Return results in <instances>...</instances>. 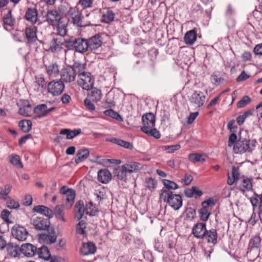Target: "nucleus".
Returning a JSON list of instances; mask_svg holds the SVG:
<instances>
[{"instance_id": "obj_34", "label": "nucleus", "mask_w": 262, "mask_h": 262, "mask_svg": "<svg viewBox=\"0 0 262 262\" xmlns=\"http://www.w3.org/2000/svg\"><path fill=\"white\" fill-rule=\"evenodd\" d=\"M32 123L31 120H24L19 122L18 126L25 133L29 132L32 129Z\"/></svg>"}, {"instance_id": "obj_58", "label": "nucleus", "mask_w": 262, "mask_h": 262, "mask_svg": "<svg viewBox=\"0 0 262 262\" xmlns=\"http://www.w3.org/2000/svg\"><path fill=\"white\" fill-rule=\"evenodd\" d=\"M184 193L185 195L188 198H191L194 194H196V186H193L191 189L187 188L185 190Z\"/></svg>"}, {"instance_id": "obj_18", "label": "nucleus", "mask_w": 262, "mask_h": 262, "mask_svg": "<svg viewBox=\"0 0 262 262\" xmlns=\"http://www.w3.org/2000/svg\"><path fill=\"white\" fill-rule=\"evenodd\" d=\"M128 174L123 165L115 168L114 171V177L118 181L126 182Z\"/></svg>"}, {"instance_id": "obj_64", "label": "nucleus", "mask_w": 262, "mask_h": 262, "mask_svg": "<svg viewBox=\"0 0 262 262\" xmlns=\"http://www.w3.org/2000/svg\"><path fill=\"white\" fill-rule=\"evenodd\" d=\"M237 136L235 134L232 133L231 134L229 138L228 145L229 147H232L233 145L234 146V144L236 142Z\"/></svg>"}, {"instance_id": "obj_2", "label": "nucleus", "mask_w": 262, "mask_h": 262, "mask_svg": "<svg viewBox=\"0 0 262 262\" xmlns=\"http://www.w3.org/2000/svg\"><path fill=\"white\" fill-rule=\"evenodd\" d=\"M256 141L255 140H246L239 138L233 146V151L235 154H243L252 152L255 148Z\"/></svg>"}, {"instance_id": "obj_5", "label": "nucleus", "mask_w": 262, "mask_h": 262, "mask_svg": "<svg viewBox=\"0 0 262 262\" xmlns=\"http://www.w3.org/2000/svg\"><path fill=\"white\" fill-rule=\"evenodd\" d=\"M78 84L84 90L89 91L94 85V78L89 72L81 73L79 75Z\"/></svg>"}, {"instance_id": "obj_30", "label": "nucleus", "mask_w": 262, "mask_h": 262, "mask_svg": "<svg viewBox=\"0 0 262 262\" xmlns=\"http://www.w3.org/2000/svg\"><path fill=\"white\" fill-rule=\"evenodd\" d=\"M46 70L48 75L52 78L57 76L59 72V66L56 63L46 66Z\"/></svg>"}, {"instance_id": "obj_38", "label": "nucleus", "mask_w": 262, "mask_h": 262, "mask_svg": "<svg viewBox=\"0 0 262 262\" xmlns=\"http://www.w3.org/2000/svg\"><path fill=\"white\" fill-rule=\"evenodd\" d=\"M162 183L164 186L162 189L171 190H176L179 188V186L176 183L167 179L162 180Z\"/></svg>"}, {"instance_id": "obj_15", "label": "nucleus", "mask_w": 262, "mask_h": 262, "mask_svg": "<svg viewBox=\"0 0 262 262\" xmlns=\"http://www.w3.org/2000/svg\"><path fill=\"white\" fill-rule=\"evenodd\" d=\"M142 121L143 126L141 128H153L155 125V116L152 113L145 114L142 116Z\"/></svg>"}, {"instance_id": "obj_49", "label": "nucleus", "mask_w": 262, "mask_h": 262, "mask_svg": "<svg viewBox=\"0 0 262 262\" xmlns=\"http://www.w3.org/2000/svg\"><path fill=\"white\" fill-rule=\"evenodd\" d=\"M196 208L195 206L193 207H187L185 210L186 216L187 220L192 221L195 218Z\"/></svg>"}, {"instance_id": "obj_51", "label": "nucleus", "mask_w": 262, "mask_h": 262, "mask_svg": "<svg viewBox=\"0 0 262 262\" xmlns=\"http://www.w3.org/2000/svg\"><path fill=\"white\" fill-rule=\"evenodd\" d=\"M86 223L84 221H80L76 227V232L79 234H85Z\"/></svg>"}, {"instance_id": "obj_39", "label": "nucleus", "mask_w": 262, "mask_h": 262, "mask_svg": "<svg viewBox=\"0 0 262 262\" xmlns=\"http://www.w3.org/2000/svg\"><path fill=\"white\" fill-rule=\"evenodd\" d=\"M9 162L14 166L19 168H22L23 165L18 155H12L9 157Z\"/></svg>"}, {"instance_id": "obj_52", "label": "nucleus", "mask_w": 262, "mask_h": 262, "mask_svg": "<svg viewBox=\"0 0 262 262\" xmlns=\"http://www.w3.org/2000/svg\"><path fill=\"white\" fill-rule=\"evenodd\" d=\"M157 181L152 178H149L146 180V187L150 190H152L157 187Z\"/></svg>"}, {"instance_id": "obj_6", "label": "nucleus", "mask_w": 262, "mask_h": 262, "mask_svg": "<svg viewBox=\"0 0 262 262\" xmlns=\"http://www.w3.org/2000/svg\"><path fill=\"white\" fill-rule=\"evenodd\" d=\"M64 89V84L61 80H52L48 84V92L54 96L61 94Z\"/></svg>"}, {"instance_id": "obj_54", "label": "nucleus", "mask_w": 262, "mask_h": 262, "mask_svg": "<svg viewBox=\"0 0 262 262\" xmlns=\"http://www.w3.org/2000/svg\"><path fill=\"white\" fill-rule=\"evenodd\" d=\"M56 26H57L58 35L62 37L64 36L67 32V26L64 24H62L61 22Z\"/></svg>"}, {"instance_id": "obj_59", "label": "nucleus", "mask_w": 262, "mask_h": 262, "mask_svg": "<svg viewBox=\"0 0 262 262\" xmlns=\"http://www.w3.org/2000/svg\"><path fill=\"white\" fill-rule=\"evenodd\" d=\"M33 201L32 196L30 194H27L25 195L23 200L22 204L25 206H29L32 205Z\"/></svg>"}, {"instance_id": "obj_17", "label": "nucleus", "mask_w": 262, "mask_h": 262, "mask_svg": "<svg viewBox=\"0 0 262 262\" xmlns=\"http://www.w3.org/2000/svg\"><path fill=\"white\" fill-rule=\"evenodd\" d=\"M20 252L26 256L32 257L37 254V248L31 244L26 243L21 246Z\"/></svg>"}, {"instance_id": "obj_57", "label": "nucleus", "mask_w": 262, "mask_h": 262, "mask_svg": "<svg viewBox=\"0 0 262 262\" xmlns=\"http://www.w3.org/2000/svg\"><path fill=\"white\" fill-rule=\"evenodd\" d=\"M11 212L9 210L4 209L1 212V216L5 222L9 224L12 223L9 219V216Z\"/></svg>"}, {"instance_id": "obj_50", "label": "nucleus", "mask_w": 262, "mask_h": 262, "mask_svg": "<svg viewBox=\"0 0 262 262\" xmlns=\"http://www.w3.org/2000/svg\"><path fill=\"white\" fill-rule=\"evenodd\" d=\"M31 111V106L27 102V104L19 109L18 113L20 115L24 116H29Z\"/></svg>"}, {"instance_id": "obj_37", "label": "nucleus", "mask_w": 262, "mask_h": 262, "mask_svg": "<svg viewBox=\"0 0 262 262\" xmlns=\"http://www.w3.org/2000/svg\"><path fill=\"white\" fill-rule=\"evenodd\" d=\"M75 72L76 75H78L79 76V74L84 73V70L85 69V64H83L79 61L75 62L72 66H71Z\"/></svg>"}, {"instance_id": "obj_12", "label": "nucleus", "mask_w": 262, "mask_h": 262, "mask_svg": "<svg viewBox=\"0 0 262 262\" xmlns=\"http://www.w3.org/2000/svg\"><path fill=\"white\" fill-rule=\"evenodd\" d=\"M61 16L56 10H49L46 14V21L51 26H55L61 23Z\"/></svg>"}, {"instance_id": "obj_36", "label": "nucleus", "mask_w": 262, "mask_h": 262, "mask_svg": "<svg viewBox=\"0 0 262 262\" xmlns=\"http://www.w3.org/2000/svg\"><path fill=\"white\" fill-rule=\"evenodd\" d=\"M90 90L91 91L89 95L92 100L95 101H99L102 97L101 91L97 88H93V87L91 88Z\"/></svg>"}, {"instance_id": "obj_1", "label": "nucleus", "mask_w": 262, "mask_h": 262, "mask_svg": "<svg viewBox=\"0 0 262 262\" xmlns=\"http://www.w3.org/2000/svg\"><path fill=\"white\" fill-rule=\"evenodd\" d=\"M160 199L176 210L179 209L183 204L182 196L180 194L173 193L169 190L162 189L160 194Z\"/></svg>"}, {"instance_id": "obj_46", "label": "nucleus", "mask_w": 262, "mask_h": 262, "mask_svg": "<svg viewBox=\"0 0 262 262\" xmlns=\"http://www.w3.org/2000/svg\"><path fill=\"white\" fill-rule=\"evenodd\" d=\"M62 43L58 38H53L51 42L50 50L52 52H57L61 48V45Z\"/></svg>"}, {"instance_id": "obj_14", "label": "nucleus", "mask_w": 262, "mask_h": 262, "mask_svg": "<svg viewBox=\"0 0 262 262\" xmlns=\"http://www.w3.org/2000/svg\"><path fill=\"white\" fill-rule=\"evenodd\" d=\"M87 42L89 50L92 51L100 47L103 42L101 35L98 34L87 39Z\"/></svg>"}, {"instance_id": "obj_19", "label": "nucleus", "mask_w": 262, "mask_h": 262, "mask_svg": "<svg viewBox=\"0 0 262 262\" xmlns=\"http://www.w3.org/2000/svg\"><path fill=\"white\" fill-rule=\"evenodd\" d=\"M75 51L83 53L89 50L87 42V39L82 38H78L75 39Z\"/></svg>"}, {"instance_id": "obj_45", "label": "nucleus", "mask_w": 262, "mask_h": 262, "mask_svg": "<svg viewBox=\"0 0 262 262\" xmlns=\"http://www.w3.org/2000/svg\"><path fill=\"white\" fill-rule=\"evenodd\" d=\"M64 213L63 209L61 206L57 205L55 207L54 213L55 217L65 222H66V219L64 217Z\"/></svg>"}, {"instance_id": "obj_55", "label": "nucleus", "mask_w": 262, "mask_h": 262, "mask_svg": "<svg viewBox=\"0 0 262 262\" xmlns=\"http://www.w3.org/2000/svg\"><path fill=\"white\" fill-rule=\"evenodd\" d=\"M100 15V11L98 10H92L90 13L85 14L86 17H90L91 20L92 21H94Z\"/></svg>"}, {"instance_id": "obj_25", "label": "nucleus", "mask_w": 262, "mask_h": 262, "mask_svg": "<svg viewBox=\"0 0 262 262\" xmlns=\"http://www.w3.org/2000/svg\"><path fill=\"white\" fill-rule=\"evenodd\" d=\"M75 208L77 209V211L75 213L74 217L78 221L80 220L84 212H85V206L84 207V203L81 200H79L75 205Z\"/></svg>"}, {"instance_id": "obj_7", "label": "nucleus", "mask_w": 262, "mask_h": 262, "mask_svg": "<svg viewBox=\"0 0 262 262\" xmlns=\"http://www.w3.org/2000/svg\"><path fill=\"white\" fill-rule=\"evenodd\" d=\"M47 233H41L38 234V238L40 241L47 244L55 243L57 241V236L55 234L54 228L52 226L46 230Z\"/></svg>"}, {"instance_id": "obj_29", "label": "nucleus", "mask_w": 262, "mask_h": 262, "mask_svg": "<svg viewBox=\"0 0 262 262\" xmlns=\"http://www.w3.org/2000/svg\"><path fill=\"white\" fill-rule=\"evenodd\" d=\"M90 155V151L88 148H83L79 150L75 158V163L78 164L85 159H86Z\"/></svg>"}, {"instance_id": "obj_21", "label": "nucleus", "mask_w": 262, "mask_h": 262, "mask_svg": "<svg viewBox=\"0 0 262 262\" xmlns=\"http://www.w3.org/2000/svg\"><path fill=\"white\" fill-rule=\"evenodd\" d=\"M96 247L92 242L83 243L80 249L81 253L83 255H88L95 253Z\"/></svg>"}, {"instance_id": "obj_60", "label": "nucleus", "mask_w": 262, "mask_h": 262, "mask_svg": "<svg viewBox=\"0 0 262 262\" xmlns=\"http://www.w3.org/2000/svg\"><path fill=\"white\" fill-rule=\"evenodd\" d=\"M93 0H79L78 4L81 6L83 9L91 7Z\"/></svg>"}, {"instance_id": "obj_40", "label": "nucleus", "mask_w": 262, "mask_h": 262, "mask_svg": "<svg viewBox=\"0 0 262 262\" xmlns=\"http://www.w3.org/2000/svg\"><path fill=\"white\" fill-rule=\"evenodd\" d=\"M261 239L258 236H255L252 237L249 243L248 249L252 250L254 249H257L260 245Z\"/></svg>"}, {"instance_id": "obj_62", "label": "nucleus", "mask_w": 262, "mask_h": 262, "mask_svg": "<svg viewBox=\"0 0 262 262\" xmlns=\"http://www.w3.org/2000/svg\"><path fill=\"white\" fill-rule=\"evenodd\" d=\"M192 180V176L189 174L186 173L184 178L181 180V182L185 185H188Z\"/></svg>"}, {"instance_id": "obj_16", "label": "nucleus", "mask_w": 262, "mask_h": 262, "mask_svg": "<svg viewBox=\"0 0 262 262\" xmlns=\"http://www.w3.org/2000/svg\"><path fill=\"white\" fill-rule=\"evenodd\" d=\"M112 178L111 172L106 168L101 169L97 172V180L103 184H107Z\"/></svg>"}, {"instance_id": "obj_27", "label": "nucleus", "mask_w": 262, "mask_h": 262, "mask_svg": "<svg viewBox=\"0 0 262 262\" xmlns=\"http://www.w3.org/2000/svg\"><path fill=\"white\" fill-rule=\"evenodd\" d=\"M184 41L186 44L192 45L196 39V31L195 29H193L187 31L184 36Z\"/></svg>"}, {"instance_id": "obj_53", "label": "nucleus", "mask_w": 262, "mask_h": 262, "mask_svg": "<svg viewBox=\"0 0 262 262\" xmlns=\"http://www.w3.org/2000/svg\"><path fill=\"white\" fill-rule=\"evenodd\" d=\"M199 213L201 220L205 222L208 220V218L211 214V212L210 211L204 210L202 208L199 210Z\"/></svg>"}, {"instance_id": "obj_4", "label": "nucleus", "mask_w": 262, "mask_h": 262, "mask_svg": "<svg viewBox=\"0 0 262 262\" xmlns=\"http://www.w3.org/2000/svg\"><path fill=\"white\" fill-rule=\"evenodd\" d=\"M67 16L69 20L77 27H83L87 26L82 23V14L77 7H71L67 13Z\"/></svg>"}, {"instance_id": "obj_9", "label": "nucleus", "mask_w": 262, "mask_h": 262, "mask_svg": "<svg viewBox=\"0 0 262 262\" xmlns=\"http://www.w3.org/2000/svg\"><path fill=\"white\" fill-rule=\"evenodd\" d=\"M60 76L61 80L67 83H70L75 80L76 75L72 67L71 66H68L61 70Z\"/></svg>"}, {"instance_id": "obj_43", "label": "nucleus", "mask_w": 262, "mask_h": 262, "mask_svg": "<svg viewBox=\"0 0 262 262\" xmlns=\"http://www.w3.org/2000/svg\"><path fill=\"white\" fill-rule=\"evenodd\" d=\"M35 82L38 86V91L39 90V89H40V90H41L42 89H45L46 88L47 82H46L45 79L43 76H42L41 75H38L37 76H35Z\"/></svg>"}, {"instance_id": "obj_8", "label": "nucleus", "mask_w": 262, "mask_h": 262, "mask_svg": "<svg viewBox=\"0 0 262 262\" xmlns=\"http://www.w3.org/2000/svg\"><path fill=\"white\" fill-rule=\"evenodd\" d=\"M12 236L19 241H25L28 237V232L22 226L15 225L11 229Z\"/></svg>"}, {"instance_id": "obj_41", "label": "nucleus", "mask_w": 262, "mask_h": 262, "mask_svg": "<svg viewBox=\"0 0 262 262\" xmlns=\"http://www.w3.org/2000/svg\"><path fill=\"white\" fill-rule=\"evenodd\" d=\"M98 212V209L94 206L92 202H90L85 204V213L90 216H95Z\"/></svg>"}, {"instance_id": "obj_28", "label": "nucleus", "mask_w": 262, "mask_h": 262, "mask_svg": "<svg viewBox=\"0 0 262 262\" xmlns=\"http://www.w3.org/2000/svg\"><path fill=\"white\" fill-rule=\"evenodd\" d=\"M4 22V28L6 30H8L7 27H12L15 23V18L12 16V11L9 10L7 14L4 15L3 18Z\"/></svg>"}, {"instance_id": "obj_20", "label": "nucleus", "mask_w": 262, "mask_h": 262, "mask_svg": "<svg viewBox=\"0 0 262 262\" xmlns=\"http://www.w3.org/2000/svg\"><path fill=\"white\" fill-rule=\"evenodd\" d=\"M25 17L27 20L32 24H35L38 20V12L37 9L35 8H28Z\"/></svg>"}, {"instance_id": "obj_10", "label": "nucleus", "mask_w": 262, "mask_h": 262, "mask_svg": "<svg viewBox=\"0 0 262 262\" xmlns=\"http://www.w3.org/2000/svg\"><path fill=\"white\" fill-rule=\"evenodd\" d=\"M37 28L35 26L27 27L25 31V38L27 45L34 44L37 40Z\"/></svg>"}, {"instance_id": "obj_23", "label": "nucleus", "mask_w": 262, "mask_h": 262, "mask_svg": "<svg viewBox=\"0 0 262 262\" xmlns=\"http://www.w3.org/2000/svg\"><path fill=\"white\" fill-rule=\"evenodd\" d=\"M123 165L128 174L138 172L142 169L141 164L136 162H131L129 163L124 164Z\"/></svg>"}, {"instance_id": "obj_31", "label": "nucleus", "mask_w": 262, "mask_h": 262, "mask_svg": "<svg viewBox=\"0 0 262 262\" xmlns=\"http://www.w3.org/2000/svg\"><path fill=\"white\" fill-rule=\"evenodd\" d=\"M37 254L39 257L46 260H49L51 257L50 252L46 246H42L38 249L37 248Z\"/></svg>"}, {"instance_id": "obj_56", "label": "nucleus", "mask_w": 262, "mask_h": 262, "mask_svg": "<svg viewBox=\"0 0 262 262\" xmlns=\"http://www.w3.org/2000/svg\"><path fill=\"white\" fill-rule=\"evenodd\" d=\"M251 101L250 98L248 96H244L241 100H240L237 103V106L238 107L242 108L245 107Z\"/></svg>"}, {"instance_id": "obj_26", "label": "nucleus", "mask_w": 262, "mask_h": 262, "mask_svg": "<svg viewBox=\"0 0 262 262\" xmlns=\"http://www.w3.org/2000/svg\"><path fill=\"white\" fill-rule=\"evenodd\" d=\"M81 133V129L80 128L71 130L68 128H64L60 130L59 134L60 135H66L67 139L68 140L72 139L74 137Z\"/></svg>"}, {"instance_id": "obj_61", "label": "nucleus", "mask_w": 262, "mask_h": 262, "mask_svg": "<svg viewBox=\"0 0 262 262\" xmlns=\"http://www.w3.org/2000/svg\"><path fill=\"white\" fill-rule=\"evenodd\" d=\"M84 104L86 108L90 111H93L95 110V105L88 99H85L84 100Z\"/></svg>"}, {"instance_id": "obj_44", "label": "nucleus", "mask_w": 262, "mask_h": 262, "mask_svg": "<svg viewBox=\"0 0 262 262\" xmlns=\"http://www.w3.org/2000/svg\"><path fill=\"white\" fill-rule=\"evenodd\" d=\"M115 13L112 10H108L105 13L102 15L103 21L105 23H110L114 19Z\"/></svg>"}, {"instance_id": "obj_47", "label": "nucleus", "mask_w": 262, "mask_h": 262, "mask_svg": "<svg viewBox=\"0 0 262 262\" xmlns=\"http://www.w3.org/2000/svg\"><path fill=\"white\" fill-rule=\"evenodd\" d=\"M5 200L6 201L7 207L11 209H17L20 207L19 202L11 197H7V199Z\"/></svg>"}, {"instance_id": "obj_63", "label": "nucleus", "mask_w": 262, "mask_h": 262, "mask_svg": "<svg viewBox=\"0 0 262 262\" xmlns=\"http://www.w3.org/2000/svg\"><path fill=\"white\" fill-rule=\"evenodd\" d=\"M118 145L123 147L125 148L129 149H132L133 148V145L132 143L127 141L122 140L121 139H120Z\"/></svg>"}, {"instance_id": "obj_35", "label": "nucleus", "mask_w": 262, "mask_h": 262, "mask_svg": "<svg viewBox=\"0 0 262 262\" xmlns=\"http://www.w3.org/2000/svg\"><path fill=\"white\" fill-rule=\"evenodd\" d=\"M239 172L238 169L235 167H233L232 171V176L228 174L227 183L231 185L238 180Z\"/></svg>"}, {"instance_id": "obj_33", "label": "nucleus", "mask_w": 262, "mask_h": 262, "mask_svg": "<svg viewBox=\"0 0 262 262\" xmlns=\"http://www.w3.org/2000/svg\"><path fill=\"white\" fill-rule=\"evenodd\" d=\"M216 200L213 198H209L206 200L204 201L201 204V208L204 210H208L211 212V209L216 204Z\"/></svg>"}, {"instance_id": "obj_42", "label": "nucleus", "mask_w": 262, "mask_h": 262, "mask_svg": "<svg viewBox=\"0 0 262 262\" xmlns=\"http://www.w3.org/2000/svg\"><path fill=\"white\" fill-rule=\"evenodd\" d=\"M240 189L243 191H247L252 190V184L250 179H243L241 184L240 185Z\"/></svg>"}, {"instance_id": "obj_48", "label": "nucleus", "mask_w": 262, "mask_h": 262, "mask_svg": "<svg viewBox=\"0 0 262 262\" xmlns=\"http://www.w3.org/2000/svg\"><path fill=\"white\" fill-rule=\"evenodd\" d=\"M75 195L76 192L74 190L72 191V192H71L64 195L63 196V199L65 200L67 202L70 207H71L74 203Z\"/></svg>"}, {"instance_id": "obj_3", "label": "nucleus", "mask_w": 262, "mask_h": 262, "mask_svg": "<svg viewBox=\"0 0 262 262\" xmlns=\"http://www.w3.org/2000/svg\"><path fill=\"white\" fill-rule=\"evenodd\" d=\"M198 238H205L208 243H215L217 240V233L214 229L207 231L206 229V224L204 223H198Z\"/></svg>"}, {"instance_id": "obj_32", "label": "nucleus", "mask_w": 262, "mask_h": 262, "mask_svg": "<svg viewBox=\"0 0 262 262\" xmlns=\"http://www.w3.org/2000/svg\"><path fill=\"white\" fill-rule=\"evenodd\" d=\"M141 130L149 136L153 137L158 139L161 137L160 133L156 128H141Z\"/></svg>"}, {"instance_id": "obj_24", "label": "nucleus", "mask_w": 262, "mask_h": 262, "mask_svg": "<svg viewBox=\"0 0 262 262\" xmlns=\"http://www.w3.org/2000/svg\"><path fill=\"white\" fill-rule=\"evenodd\" d=\"M6 249L8 254L14 257L18 256L21 252L20 247L13 243H8L6 246Z\"/></svg>"}, {"instance_id": "obj_11", "label": "nucleus", "mask_w": 262, "mask_h": 262, "mask_svg": "<svg viewBox=\"0 0 262 262\" xmlns=\"http://www.w3.org/2000/svg\"><path fill=\"white\" fill-rule=\"evenodd\" d=\"M32 224L33 225L34 228L37 230H44L46 231L50 226V222L48 219H45L42 217H36L32 219Z\"/></svg>"}, {"instance_id": "obj_13", "label": "nucleus", "mask_w": 262, "mask_h": 262, "mask_svg": "<svg viewBox=\"0 0 262 262\" xmlns=\"http://www.w3.org/2000/svg\"><path fill=\"white\" fill-rule=\"evenodd\" d=\"M55 107H53L50 108H47V105L46 104H41L37 105L35 108V111L36 115L34 116L35 119H40L46 117L49 113L54 110Z\"/></svg>"}, {"instance_id": "obj_22", "label": "nucleus", "mask_w": 262, "mask_h": 262, "mask_svg": "<svg viewBox=\"0 0 262 262\" xmlns=\"http://www.w3.org/2000/svg\"><path fill=\"white\" fill-rule=\"evenodd\" d=\"M33 211L40 213L51 219L54 216V212L52 209L44 206V205H37L35 206L33 208Z\"/></svg>"}]
</instances>
